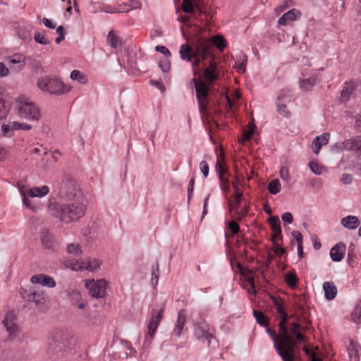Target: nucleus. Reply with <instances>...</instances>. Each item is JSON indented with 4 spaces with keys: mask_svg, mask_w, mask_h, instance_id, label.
Segmentation results:
<instances>
[{
    "mask_svg": "<svg viewBox=\"0 0 361 361\" xmlns=\"http://www.w3.org/2000/svg\"><path fill=\"white\" fill-rule=\"evenodd\" d=\"M356 87L357 85L354 82H345V86L341 92L340 101L341 102L348 101Z\"/></svg>",
    "mask_w": 361,
    "mask_h": 361,
    "instance_id": "21",
    "label": "nucleus"
},
{
    "mask_svg": "<svg viewBox=\"0 0 361 361\" xmlns=\"http://www.w3.org/2000/svg\"><path fill=\"white\" fill-rule=\"evenodd\" d=\"M345 246L340 243L334 246L330 251V257L334 262H340L343 258Z\"/></svg>",
    "mask_w": 361,
    "mask_h": 361,
    "instance_id": "20",
    "label": "nucleus"
},
{
    "mask_svg": "<svg viewBox=\"0 0 361 361\" xmlns=\"http://www.w3.org/2000/svg\"><path fill=\"white\" fill-rule=\"evenodd\" d=\"M194 334L197 339L202 342H207L209 346L212 343H216V338L213 336L211 329L204 322H201L195 325Z\"/></svg>",
    "mask_w": 361,
    "mask_h": 361,
    "instance_id": "7",
    "label": "nucleus"
},
{
    "mask_svg": "<svg viewBox=\"0 0 361 361\" xmlns=\"http://www.w3.org/2000/svg\"><path fill=\"white\" fill-rule=\"evenodd\" d=\"M30 281L32 283H40L49 288H54L56 286V283L54 279L48 275L36 274L31 277Z\"/></svg>",
    "mask_w": 361,
    "mask_h": 361,
    "instance_id": "15",
    "label": "nucleus"
},
{
    "mask_svg": "<svg viewBox=\"0 0 361 361\" xmlns=\"http://www.w3.org/2000/svg\"><path fill=\"white\" fill-rule=\"evenodd\" d=\"M277 107H278L277 111L280 115H281L286 118H288L290 116V113L287 109V107L285 104H279L277 105Z\"/></svg>",
    "mask_w": 361,
    "mask_h": 361,
    "instance_id": "54",
    "label": "nucleus"
},
{
    "mask_svg": "<svg viewBox=\"0 0 361 361\" xmlns=\"http://www.w3.org/2000/svg\"><path fill=\"white\" fill-rule=\"evenodd\" d=\"M155 50L165 55L166 57H169L171 56V54L169 51V50L164 46L157 45L155 47Z\"/></svg>",
    "mask_w": 361,
    "mask_h": 361,
    "instance_id": "60",
    "label": "nucleus"
},
{
    "mask_svg": "<svg viewBox=\"0 0 361 361\" xmlns=\"http://www.w3.org/2000/svg\"><path fill=\"white\" fill-rule=\"evenodd\" d=\"M256 126L254 123V119L249 123V129L243 131V137L240 140V142L244 143L245 141L250 140L255 132Z\"/></svg>",
    "mask_w": 361,
    "mask_h": 361,
    "instance_id": "34",
    "label": "nucleus"
},
{
    "mask_svg": "<svg viewBox=\"0 0 361 361\" xmlns=\"http://www.w3.org/2000/svg\"><path fill=\"white\" fill-rule=\"evenodd\" d=\"M10 110V104L4 99L0 100V120L5 118Z\"/></svg>",
    "mask_w": 361,
    "mask_h": 361,
    "instance_id": "42",
    "label": "nucleus"
},
{
    "mask_svg": "<svg viewBox=\"0 0 361 361\" xmlns=\"http://www.w3.org/2000/svg\"><path fill=\"white\" fill-rule=\"evenodd\" d=\"M86 288L89 290L90 295L96 298H102L106 294L107 288V281L105 279H100L97 281L94 280L86 282Z\"/></svg>",
    "mask_w": 361,
    "mask_h": 361,
    "instance_id": "8",
    "label": "nucleus"
},
{
    "mask_svg": "<svg viewBox=\"0 0 361 361\" xmlns=\"http://www.w3.org/2000/svg\"><path fill=\"white\" fill-rule=\"evenodd\" d=\"M200 170L203 173L204 178H207L209 174V168L206 161H202L200 163Z\"/></svg>",
    "mask_w": 361,
    "mask_h": 361,
    "instance_id": "59",
    "label": "nucleus"
},
{
    "mask_svg": "<svg viewBox=\"0 0 361 361\" xmlns=\"http://www.w3.org/2000/svg\"><path fill=\"white\" fill-rule=\"evenodd\" d=\"M228 228L233 234H236L239 232L240 226L237 222L231 221L228 223Z\"/></svg>",
    "mask_w": 361,
    "mask_h": 361,
    "instance_id": "62",
    "label": "nucleus"
},
{
    "mask_svg": "<svg viewBox=\"0 0 361 361\" xmlns=\"http://www.w3.org/2000/svg\"><path fill=\"white\" fill-rule=\"evenodd\" d=\"M185 323V315L184 314V311L181 310L178 312V319L176 322V324L174 328L175 334L179 337L180 336L181 331Z\"/></svg>",
    "mask_w": 361,
    "mask_h": 361,
    "instance_id": "29",
    "label": "nucleus"
},
{
    "mask_svg": "<svg viewBox=\"0 0 361 361\" xmlns=\"http://www.w3.org/2000/svg\"><path fill=\"white\" fill-rule=\"evenodd\" d=\"M360 347L358 343L350 341V345L348 348V355L350 361H359L358 348Z\"/></svg>",
    "mask_w": 361,
    "mask_h": 361,
    "instance_id": "27",
    "label": "nucleus"
},
{
    "mask_svg": "<svg viewBox=\"0 0 361 361\" xmlns=\"http://www.w3.org/2000/svg\"><path fill=\"white\" fill-rule=\"evenodd\" d=\"M164 307H161L159 310L153 309L152 311V318L148 324V334L151 338L154 336L157 326L161 321L163 315Z\"/></svg>",
    "mask_w": 361,
    "mask_h": 361,
    "instance_id": "12",
    "label": "nucleus"
},
{
    "mask_svg": "<svg viewBox=\"0 0 361 361\" xmlns=\"http://www.w3.org/2000/svg\"><path fill=\"white\" fill-rule=\"evenodd\" d=\"M302 329H304L298 323L293 322L291 334L287 335V338L281 336V342L276 343L275 349L283 361H295L298 359L295 343L305 341V338L301 334Z\"/></svg>",
    "mask_w": 361,
    "mask_h": 361,
    "instance_id": "2",
    "label": "nucleus"
},
{
    "mask_svg": "<svg viewBox=\"0 0 361 361\" xmlns=\"http://www.w3.org/2000/svg\"><path fill=\"white\" fill-rule=\"evenodd\" d=\"M159 67L164 73H168L171 70V62L167 58H164L159 61Z\"/></svg>",
    "mask_w": 361,
    "mask_h": 361,
    "instance_id": "51",
    "label": "nucleus"
},
{
    "mask_svg": "<svg viewBox=\"0 0 361 361\" xmlns=\"http://www.w3.org/2000/svg\"><path fill=\"white\" fill-rule=\"evenodd\" d=\"M282 221L285 224H292L293 217L290 212H285L281 216Z\"/></svg>",
    "mask_w": 361,
    "mask_h": 361,
    "instance_id": "63",
    "label": "nucleus"
},
{
    "mask_svg": "<svg viewBox=\"0 0 361 361\" xmlns=\"http://www.w3.org/2000/svg\"><path fill=\"white\" fill-rule=\"evenodd\" d=\"M65 267L71 269L73 271H81V267L79 266V260H66L64 262Z\"/></svg>",
    "mask_w": 361,
    "mask_h": 361,
    "instance_id": "48",
    "label": "nucleus"
},
{
    "mask_svg": "<svg viewBox=\"0 0 361 361\" xmlns=\"http://www.w3.org/2000/svg\"><path fill=\"white\" fill-rule=\"evenodd\" d=\"M62 196L68 199H73L80 191L76 188L75 180L71 177L66 176L63 180V190L61 192Z\"/></svg>",
    "mask_w": 361,
    "mask_h": 361,
    "instance_id": "11",
    "label": "nucleus"
},
{
    "mask_svg": "<svg viewBox=\"0 0 361 361\" xmlns=\"http://www.w3.org/2000/svg\"><path fill=\"white\" fill-rule=\"evenodd\" d=\"M16 316L13 312H8L2 323L10 336L14 334L18 331V326L16 323Z\"/></svg>",
    "mask_w": 361,
    "mask_h": 361,
    "instance_id": "13",
    "label": "nucleus"
},
{
    "mask_svg": "<svg viewBox=\"0 0 361 361\" xmlns=\"http://www.w3.org/2000/svg\"><path fill=\"white\" fill-rule=\"evenodd\" d=\"M102 264V262L100 260L97 259H88L87 263H86L87 267H85L87 270H90L91 271H93L98 268H99L100 265Z\"/></svg>",
    "mask_w": 361,
    "mask_h": 361,
    "instance_id": "44",
    "label": "nucleus"
},
{
    "mask_svg": "<svg viewBox=\"0 0 361 361\" xmlns=\"http://www.w3.org/2000/svg\"><path fill=\"white\" fill-rule=\"evenodd\" d=\"M228 176V175L219 176L220 188L226 194L230 191Z\"/></svg>",
    "mask_w": 361,
    "mask_h": 361,
    "instance_id": "39",
    "label": "nucleus"
},
{
    "mask_svg": "<svg viewBox=\"0 0 361 361\" xmlns=\"http://www.w3.org/2000/svg\"><path fill=\"white\" fill-rule=\"evenodd\" d=\"M352 320L359 324L361 323V300H358L351 314Z\"/></svg>",
    "mask_w": 361,
    "mask_h": 361,
    "instance_id": "33",
    "label": "nucleus"
},
{
    "mask_svg": "<svg viewBox=\"0 0 361 361\" xmlns=\"http://www.w3.org/2000/svg\"><path fill=\"white\" fill-rule=\"evenodd\" d=\"M209 85L206 82H201L200 85H196V97L199 104L200 112L205 110L208 104L207 96L209 92Z\"/></svg>",
    "mask_w": 361,
    "mask_h": 361,
    "instance_id": "10",
    "label": "nucleus"
},
{
    "mask_svg": "<svg viewBox=\"0 0 361 361\" xmlns=\"http://www.w3.org/2000/svg\"><path fill=\"white\" fill-rule=\"evenodd\" d=\"M194 6H195L200 13L202 12L198 0H183L182 3L183 10L186 13H192L194 11Z\"/></svg>",
    "mask_w": 361,
    "mask_h": 361,
    "instance_id": "24",
    "label": "nucleus"
},
{
    "mask_svg": "<svg viewBox=\"0 0 361 361\" xmlns=\"http://www.w3.org/2000/svg\"><path fill=\"white\" fill-rule=\"evenodd\" d=\"M41 241L46 248H51L52 246V238L49 232L44 229L41 232Z\"/></svg>",
    "mask_w": 361,
    "mask_h": 361,
    "instance_id": "35",
    "label": "nucleus"
},
{
    "mask_svg": "<svg viewBox=\"0 0 361 361\" xmlns=\"http://www.w3.org/2000/svg\"><path fill=\"white\" fill-rule=\"evenodd\" d=\"M266 331L269 335V336L271 337L272 341L274 342V348H276V343H280L281 341L282 340L281 335L279 333V335L277 336L276 334V331L274 330L271 329H269V328H267Z\"/></svg>",
    "mask_w": 361,
    "mask_h": 361,
    "instance_id": "47",
    "label": "nucleus"
},
{
    "mask_svg": "<svg viewBox=\"0 0 361 361\" xmlns=\"http://www.w3.org/2000/svg\"><path fill=\"white\" fill-rule=\"evenodd\" d=\"M253 315L255 317L257 322L259 325L265 327L268 326L269 322L267 320V318L264 315V314L261 311L254 310Z\"/></svg>",
    "mask_w": 361,
    "mask_h": 361,
    "instance_id": "37",
    "label": "nucleus"
},
{
    "mask_svg": "<svg viewBox=\"0 0 361 361\" xmlns=\"http://www.w3.org/2000/svg\"><path fill=\"white\" fill-rule=\"evenodd\" d=\"M56 31L59 36L56 38L55 42L56 44H59L64 39V28L62 25H60L56 28Z\"/></svg>",
    "mask_w": 361,
    "mask_h": 361,
    "instance_id": "56",
    "label": "nucleus"
},
{
    "mask_svg": "<svg viewBox=\"0 0 361 361\" xmlns=\"http://www.w3.org/2000/svg\"><path fill=\"white\" fill-rule=\"evenodd\" d=\"M194 184H195V178H192L190 180L188 187V201L190 202L193 192L194 189Z\"/></svg>",
    "mask_w": 361,
    "mask_h": 361,
    "instance_id": "61",
    "label": "nucleus"
},
{
    "mask_svg": "<svg viewBox=\"0 0 361 361\" xmlns=\"http://www.w3.org/2000/svg\"><path fill=\"white\" fill-rule=\"evenodd\" d=\"M345 150L357 152L361 154V139L358 137H352L343 142Z\"/></svg>",
    "mask_w": 361,
    "mask_h": 361,
    "instance_id": "16",
    "label": "nucleus"
},
{
    "mask_svg": "<svg viewBox=\"0 0 361 361\" xmlns=\"http://www.w3.org/2000/svg\"><path fill=\"white\" fill-rule=\"evenodd\" d=\"M281 317V321L279 324V332H280V334L281 336H283V338H287V335L291 334V328H292V324H290V327L286 326V324L288 319V315L286 312L279 314Z\"/></svg>",
    "mask_w": 361,
    "mask_h": 361,
    "instance_id": "19",
    "label": "nucleus"
},
{
    "mask_svg": "<svg viewBox=\"0 0 361 361\" xmlns=\"http://www.w3.org/2000/svg\"><path fill=\"white\" fill-rule=\"evenodd\" d=\"M325 298L327 300H333L337 294V288L331 281L324 282L323 284Z\"/></svg>",
    "mask_w": 361,
    "mask_h": 361,
    "instance_id": "23",
    "label": "nucleus"
},
{
    "mask_svg": "<svg viewBox=\"0 0 361 361\" xmlns=\"http://www.w3.org/2000/svg\"><path fill=\"white\" fill-rule=\"evenodd\" d=\"M271 299L279 314L286 312L283 307V302L281 299H279L276 297H271Z\"/></svg>",
    "mask_w": 361,
    "mask_h": 361,
    "instance_id": "49",
    "label": "nucleus"
},
{
    "mask_svg": "<svg viewBox=\"0 0 361 361\" xmlns=\"http://www.w3.org/2000/svg\"><path fill=\"white\" fill-rule=\"evenodd\" d=\"M316 81V78L314 77H310L307 79H304L302 81H300V87L305 91H307L310 90V87H312Z\"/></svg>",
    "mask_w": 361,
    "mask_h": 361,
    "instance_id": "45",
    "label": "nucleus"
},
{
    "mask_svg": "<svg viewBox=\"0 0 361 361\" xmlns=\"http://www.w3.org/2000/svg\"><path fill=\"white\" fill-rule=\"evenodd\" d=\"M71 78L73 80H77L81 84H86L87 82V76L81 71L73 70L71 73Z\"/></svg>",
    "mask_w": 361,
    "mask_h": 361,
    "instance_id": "36",
    "label": "nucleus"
},
{
    "mask_svg": "<svg viewBox=\"0 0 361 361\" xmlns=\"http://www.w3.org/2000/svg\"><path fill=\"white\" fill-rule=\"evenodd\" d=\"M107 41L110 47L112 48H117L121 45V41L119 37L116 35L114 30H111L107 36Z\"/></svg>",
    "mask_w": 361,
    "mask_h": 361,
    "instance_id": "31",
    "label": "nucleus"
},
{
    "mask_svg": "<svg viewBox=\"0 0 361 361\" xmlns=\"http://www.w3.org/2000/svg\"><path fill=\"white\" fill-rule=\"evenodd\" d=\"M18 103V114L20 118L38 121L40 117L39 109L29 99L20 97L16 100Z\"/></svg>",
    "mask_w": 361,
    "mask_h": 361,
    "instance_id": "5",
    "label": "nucleus"
},
{
    "mask_svg": "<svg viewBox=\"0 0 361 361\" xmlns=\"http://www.w3.org/2000/svg\"><path fill=\"white\" fill-rule=\"evenodd\" d=\"M268 190L272 195H276L281 190V184L278 179L271 180L268 185Z\"/></svg>",
    "mask_w": 361,
    "mask_h": 361,
    "instance_id": "40",
    "label": "nucleus"
},
{
    "mask_svg": "<svg viewBox=\"0 0 361 361\" xmlns=\"http://www.w3.org/2000/svg\"><path fill=\"white\" fill-rule=\"evenodd\" d=\"M216 171L218 173V176L228 175L230 176V173L228 169L225 168L222 164L221 160L219 158H217V161L216 164Z\"/></svg>",
    "mask_w": 361,
    "mask_h": 361,
    "instance_id": "46",
    "label": "nucleus"
},
{
    "mask_svg": "<svg viewBox=\"0 0 361 361\" xmlns=\"http://www.w3.org/2000/svg\"><path fill=\"white\" fill-rule=\"evenodd\" d=\"M21 194L23 196V203L28 209H31L32 212H37L39 206L35 203H32L30 199L26 196L25 192L24 190H21Z\"/></svg>",
    "mask_w": 361,
    "mask_h": 361,
    "instance_id": "41",
    "label": "nucleus"
},
{
    "mask_svg": "<svg viewBox=\"0 0 361 361\" xmlns=\"http://www.w3.org/2000/svg\"><path fill=\"white\" fill-rule=\"evenodd\" d=\"M7 61L10 68L16 71H21L25 65V57L20 54H13Z\"/></svg>",
    "mask_w": 361,
    "mask_h": 361,
    "instance_id": "14",
    "label": "nucleus"
},
{
    "mask_svg": "<svg viewBox=\"0 0 361 361\" xmlns=\"http://www.w3.org/2000/svg\"><path fill=\"white\" fill-rule=\"evenodd\" d=\"M49 191V188L47 185H43L42 187H35L30 189L27 192V195L31 197H42L48 194Z\"/></svg>",
    "mask_w": 361,
    "mask_h": 361,
    "instance_id": "26",
    "label": "nucleus"
},
{
    "mask_svg": "<svg viewBox=\"0 0 361 361\" xmlns=\"http://www.w3.org/2000/svg\"><path fill=\"white\" fill-rule=\"evenodd\" d=\"M20 123L17 121L9 122L8 124H3L1 130L4 136L11 137L13 135V131L18 130Z\"/></svg>",
    "mask_w": 361,
    "mask_h": 361,
    "instance_id": "25",
    "label": "nucleus"
},
{
    "mask_svg": "<svg viewBox=\"0 0 361 361\" xmlns=\"http://www.w3.org/2000/svg\"><path fill=\"white\" fill-rule=\"evenodd\" d=\"M195 56H192L194 60L192 61V73L194 76L200 74V70H202L201 64L202 61L209 57L213 56L211 52V43L207 39L206 41H202L200 48H197L195 51Z\"/></svg>",
    "mask_w": 361,
    "mask_h": 361,
    "instance_id": "6",
    "label": "nucleus"
},
{
    "mask_svg": "<svg viewBox=\"0 0 361 361\" xmlns=\"http://www.w3.org/2000/svg\"><path fill=\"white\" fill-rule=\"evenodd\" d=\"M280 177L287 182H289L290 180V176L288 173V169L286 166H283L281 169Z\"/></svg>",
    "mask_w": 361,
    "mask_h": 361,
    "instance_id": "58",
    "label": "nucleus"
},
{
    "mask_svg": "<svg viewBox=\"0 0 361 361\" xmlns=\"http://www.w3.org/2000/svg\"><path fill=\"white\" fill-rule=\"evenodd\" d=\"M159 264L157 262L155 265H154L152 268V281L154 282L155 285L157 284L159 280Z\"/></svg>",
    "mask_w": 361,
    "mask_h": 361,
    "instance_id": "53",
    "label": "nucleus"
},
{
    "mask_svg": "<svg viewBox=\"0 0 361 361\" xmlns=\"http://www.w3.org/2000/svg\"><path fill=\"white\" fill-rule=\"evenodd\" d=\"M75 339L67 330H56L50 336L47 352L50 356L59 357L63 353L70 349Z\"/></svg>",
    "mask_w": 361,
    "mask_h": 361,
    "instance_id": "3",
    "label": "nucleus"
},
{
    "mask_svg": "<svg viewBox=\"0 0 361 361\" xmlns=\"http://www.w3.org/2000/svg\"><path fill=\"white\" fill-rule=\"evenodd\" d=\"M269 223L273 233L280 235L281 233V221L278 216H271L269 218Z\"/></svg>",
    "mask_w": 361,
    "mask_h": 361,
    "instance_id": "30",
    "label": "nucleus"
},
{
    "mask_svg": "<svg viewBox=\"0 0 361 361\" xmlns=\"http://www.w3.org/2000/svg\"><path fill=\"white\" fill-rule=\"evenodd\" d=\"M234 197L235 200V202L233 204H232L231 202H229V204L231 206V210H238V209L239 205L242 200L243 193L240 192H238L237 194H235Z\"/></svg>",
    "mask_w": 361,
    "mask_h": 361,
    "instance_id": "52",
    "label": "nucleus"
},
{
    "mask_svg": "<svg viewBox=\"0 0 361 361\" xmlns=\"http://www.w3.org/2000/svg\"><path fill=\"white\" fill-rule=\"evenodd\" d=\"M329 138L330 134L329 133H324L321 135L317 136L312 142L314 153L318 154L322 147L327 145Z\"/></svg>",
    "mask_w": 361,
    "mask_h": 361,
    "instance_id": "17",
    "label": "nucleus"
},
{
    "mask_svg": "<svg viewBox=\"0 0 361 361\" xmlns=\"http://www.w3.org/2000/svg\"><path fill=\"white\" fill-rule=\"evenodd\" d=\"M203 70L202 77L204 79V82H207L209 85H212L214 84L215 80L218 78V74L216 73V71L209 69L207 68H204Z\"/></svg>",
    "mask_w": 361,
    "mask_h": 361,
    "instance_id": "28",
    "label": "nucleus"
},
{
    "mask_svg": "<svg viewBox=\"0 0 361 361\" xmlns=\"http://www.w3.org/2000/svg\"><path fill=\"white\" fill-rule=\"evenodd\" d=\"M304 351L305 353L309 356L311 361H322V359L319 357H317L314 353L312 352L311 350H309L306 347L304 348Z\"/></svg>",
    "mask_w": 361,
    "mask_h": 361,
    "instance_id": "64",
    "label": "nucleus"
},
{
    "mask_svg": "<svg viewBox=\"0 0 361 361\" xmlns=\"http://www.w3.org/2000/svg\"><path fill=\"white\" fill-rule=\"evenodd\" d=\"M34 38H35V42L40 44L47 45L50 43L49 40L45 39V37L43 35H42L41 33H39L38 32H36L35 33Z\"/></svg>",
    "mask_w": 361,
    "mask_h": 361,
    "instance_id": "55",
    "label": "nucleus"
},
{
    "mask_svg": "<svg viewBox=\"0 0 361 361\" xmlns=\"http://www.w3.org/2000/svg\"><path fill=\"white\" fill-rule=\"evenodd\" d=\"M49 214L65 224L76 221L85 215V206L79 202L61 204L54 198L47 202Z\"/></svg>",
    "mask_w": 361,
    "mask_h": 361,
    "instance_id": "1",
    "label": "nucleus"
},
{
    "mask_svg": "<svg viewBox=\"0 0 361 361\" xmlns=\"http://www.w3.org/2000/svg\"><path fill=\"white\" fill-rule=\"evenodd\" d=\"M211 44H214L219 49L222 51L226 46V39L224 38L222 35H215L214 36L211 40L208 39ZM212 44H211V47Z\"/></svg>",
    "mask_w": 361,
    "mask_h": 361,
    "instance_id": "32",
    "label": "nucleus"
},
{
    "mask_svg": "<svg viewBox=\"0 0 361 361\" xmlns=\"http://www.w3.org/2000/svg\"><path fill=\"white\" fill-rule=\"evenodd\" d=\"M206 40V38L197 37L196 40L190 46L186 44H182L179 51L180 58L187 61H192V56H195L196 49L200 48L202 41Z\"/></svg>",
    "mask_w": 361,
    "mask_h": 361,
    "instance_id": "9",
    "label": "nucleus"
},
{
    "mask_svg": "<svg viewBox=\"0 0 361 361\" xmlns=\"http://www.w3.org/2000/svg\"><path fill=\"white\" fill-rule=\"evenodd\" d=\"M300 16V12L297 9H291L285 13L278 20V24L286 25L288 22L296 20Z\"/></svg>",
    "mask_w": 361,
    "mask_h": 361,
    "instance_id": "18",
    "label": "nucleus"
},
{
    "mask_svg": "<svg viewBox=\"0 0 361 361\" xmlns=\"http://www.w3.org/2000/svg\"><path fill=\"white\" fill-rule=\"evenodd\" d=\"M66 252L74 256H80L82 254L81 248L78 243H70L67 245Z\"/></svg>",
    "mask_w": 361,
    "mask_h": 361,
    "instance_id": "38",
    "label": "nucleus"
},
{
    "mask_svg": "<svg viewBox=\"0 0 361 361\" xmlns=\"http://www.w3.org/2000/svg\"><path fill=\"white\" fill-rule=\"evenodd\" d=\"M286 282L290 287H295L298 282V279L295 274L293 273H288L286 275Z\"/></svg>",
    "mask_w": 361,
    "mask_h": 361,
    "instance_id": "50",
    "label": "nucleus"
},
{
    "mask_svg": "<svg viewBox=\"0 0 361 361\" xmlns=\"http://www.w3.org/2000/svg\"><path fill=\"white\" fill-rule=\"evenodd\" d=\"M37 85L42 91L54 95L66 94L71 90V87L66 85L58 78L48 75L40 78Z\"/></svg>",
    "mask_w": 361,
    "mask_h": 361,
    "instance_id": "4",
    "label": "nucleus"
},
{
    "mask_svg": "<svg viewBox=\"0 0 361 361\" xmlns=\"http://www.w3.org/2000/svg\"><path fill=\"white\" fill-rule=\"evenodd\" d=\"M247 276H244L245 277V280L250 283L253 292H255V279L253 276H252V271L247 270Z\"/></svg>",
    "mask_w": 361,
    "mask_h": 361,
    "instance_id": "57",
    "label": "nucleus"
},
{
    "mask_svg": "<svg viewBox=\"0 0 361 361\" xmlns=\"http://www.w3.org/2000/svg\"><path fill=\"white\" fill-rule=\"evenodd\" d=\"M240 59L241 61L240 63L235 62V67L238 70V72L245 73L246 69V63L247 61V57L245 54H241L240 55Z\"/></svg>",
    "mask_w": 361,
    "mask_h": 361,
    "instance_id": "43",
    "label": "nucleus"
},
{
    "mask_svg": "<svg viewBox=\"0 0 361 361\" xmlns=\"http://www.w3.org/2000/svg\"><path fill=\"white\" fill-rule=\"evenodd\" d=\"M341 224L349 230H355L360 225V221L357 216L349 215L342 219Z\"/></svg>",
    "mask_w": 361,
    "mask_h": 361,
    "instance_id": "22",
    "label": "nucleus"
}]
</instances>
